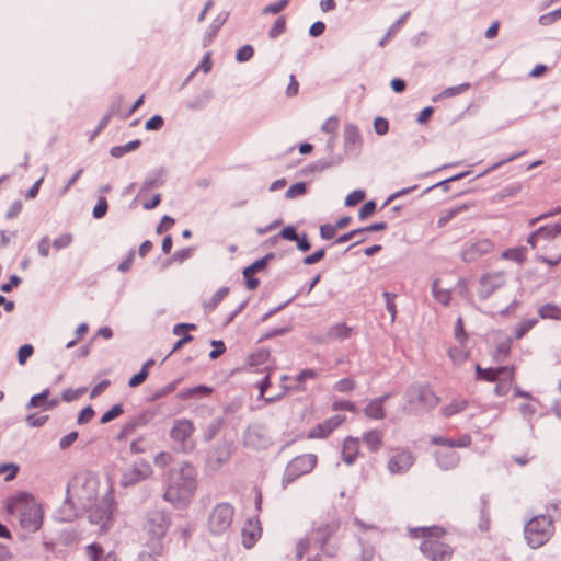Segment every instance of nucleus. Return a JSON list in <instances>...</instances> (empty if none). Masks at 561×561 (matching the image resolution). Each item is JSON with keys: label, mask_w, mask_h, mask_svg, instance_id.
Returning <instances> with one entry per match:
<instances>
[{"label": "nucleus", "mask_w": 561, "mask_h": 561, "mask_svg": "<svg viewBox=\"0 0 561 561\" xmlns=\"http://www.w3.org/2000/svg\"><path fill=\"white\" fill-rule=\"evenodd\" d=\"M312 542H313V539L311 538V536L309 534H307L305 537L300 538L297 541L296 548H295L296 560L299 561L304 558V556L307 553V551L309 550Z\"/></svg>", "instance_id": "4c0bfd02"}, {"label": "nucleus", "mask_w": 561, "mask_h": 561, "mask_svg": "<svg viewBox=\"0 0 561 561\" xmlns=\"http://www.w3.org/2000/svg\"><path fill=\"white\" fill-rule=\"evenodd\" d=\"M415 461L412 451L398 449L388 460L387 468L392 474H403L410 470Z\"/></svg>", "instance_id": "ddd939ff"}, {"label": "nucleus", "mask_w": 561, "mask_h": 561, "mask_svg": "<svg viewBox=\"0 0 561 561\" xmlns=\"http://www.w3.org/2000/svg\"><path fill=\"white\" fill-rule=\"evenodd\" d=\"M211 99L213 92L210 90H204L196 98L190 100L186 103V107L193 111L203 110Z\"/></svg>", "instance_id": "2f4dec72"}, {"label": "nucleus", "mask_w": 561, "mask_h": 561, "mask_svg": "<svg viewBox=\"0 0 561 561\" xmlns=\"http://www.w3.org/2000/svg\"><path fill=\"white\" fill-rule=\"evenodd\" d=\"M197 472L192 463L182 461L167 473V486L163 499L176 508H184L193 499L197 489Z\"/></svg>", "instance_id": "f257e3e1"}, {"label": "nucleus", "mask_w": 561, "mask_h": 561, "mask_svg": "<svg viewBox=\"0 0 561 561\" xmlns=\"http://www.w3.org/2000/svg\"><path fill=\"white\" fill-rule=\"evenodd\" d=\"M254 54V49L251 45H244L241 48L238 49L236 54V59L239 62H245L252 58Z\"/></svg>", "instance_id": "864d4df0"}, {"label": "nucleus", "mask_w": 561, "mask_h": 561, "mask_svg": "<svg viewBox=\"0 0 561 561\" xmlns=\"http://www.w3.org/2000/svg\"><path fill=\"white\" fill-rule=\"evenodd\" d=\"M211 67L213 62L210 59V53L207 51L204 55L202 61L198 64V66L190 73L187 80H190L198 70L203 71L204 73H208L211 70Z\"/></svg>", "instance_id": "49530a36"}, {"label": "nucleus", "mask_w": 561, "mask_h": 561, "mask_svg": "<svg viewBox=\"0 0 561 561\" xmlns=\"http://www.w3.org/2000/svg\"><path fill=\"white\" fill-rule=\"evenodd\" d=\"M96 501V482L93 479H76L67 488V497L61 507V513L65 514L62 519L71 520L80 511L90 507Z\"/></svg>", "instance_id": "f03ea898"}, {"label": "nucleus", "mask_w": 561, "mask_h": 561, "mask_svg": "<svg viewBox=\"0 0 561 561\" xmlns=\"http://www.w3.org/2000/svg\"><path fill=\"white\" fill-rule=\"evenodd\" d=\"M494 245L490 239H480L476 242L466 244L461 251V259L465 262H474L481 256L490 253Z\"/></svg>", "instance_id": "dca6fc26"}, {"label": "nucleus", "mask_w": 561, "mask_h": 561, "mask_svg": "<svg viewBox=\"0 0 561 561\" xmlns=\"http://www.w3.org/2000/svg\"><path fill=\"white\" fill-rule=\"evenodd\" d=\"M505 274L503 272H494L483 275L479 280L478 295L480 299H488L495 290L505 284Z\"/></svg>", "instance_id": "4468645a"}, {"label": "nucleus", "mask_w": 561, "mask_h": 561, "mask_svg": "<svg viewBox=\"0 0 561 561\" xmlns=\"http://www.w3.org/2000/svg\"><path fill=\"white\" fill-rule=\"evenodd\" d=\"M163 123H164V121H163L162 116H160V115H154V116H152L151 118H149V119L146 122V124H145V128H146L147 130H159V129H161V128H162Z\"/></svg>", "instance_id": "0e129e2a"}, {"label": "nucleus", "mask_w": 561, "mask_h": 561, "mask_svg": "<svg viewBox=\"0 0 561 561\" xmlns=\"http://www.w3.org/2000/svg\"><path fill=\"white\" fill-rule=\"evenodd\" d=\"M359 454V439L348 436L344 439L342 458L346 465H353Z\"/></svg>", "instance_id": "4be33fe9"}, {"label": "nucleus", "mask_w": 561, "mask_h": 561, "mask_svg": "<svg viewBox=\"0 0 561 561\" xmlns=\"http://www.w3.org/2000/svg\"><path fill=\"white\" fill-rule=\"evenodd\" d=\"M317 463V456L313 454H305L297 456L288 462L283 476V485L287 486L299 477L307 474L313 470Z\"/></svg>", "instance_id": "9d476101"}, {"label": "nucleus", "mask_w": 561, "mask_h": 561, "mask_svg": "<svg viewBox=\"0 0 561 561\" xmlns=\"http://www.w3.org/2000/svg\"><path fill=\"white\" fill-rule=\"evenodd\" d=\"M468 88H469L468 83H463V84H459V85H455V87H449V88H446L442 92L440 96L442 98H453V96H456L458 94L463 93Z\"/></svg>", "instance_id": "13d9d810"}, {"label": "nucleus", "mask_w": 561, "mask_h": 561, "mask_svg": "<svg viewBox=\"0 0 561 561\" xmlns=\"http://www.w3.org/2000/svg\"><path fill=\"white\" fill-rule=\"evenodd\" d=\"M409 533L413 538L423 539L420 550L431 561H447L450 559L453 553L450 547L439 541L445 535L443 528L438 526L416 527L411 528Z\"/></svg>", "instance_id": "7ed1b4c3"}, {"label": "nucleus", "mask_w": 561, "mask_h": 561, "mask_svg": "<svg viewBox=\"0 0 561 561\" xmlns=\"http://www.w3.org/2000/svg\"><path fill=\"white\" fill-rule=\"evenodd\" d=\"M268 356H270L268 351H266V350H261V351H259V352H257V353H255V354H251V355L249 356L248 362H249V364H250L251 366H256V365H260V364L265 363V362L267 360Z\"/></svg>", "instance_id": "4d7b16f0"}, {"label": "nucleus", "mask_w": 561, "mask_h": 561, "mask_svg": "<svg viewBox=\"0 0 561 561\" xmlns=\"http://www.w3.org/2000/svg\"><path fill=\"white\" fill-rule=\"evenodd\" d=\"M353 328L345 323H336L328 330V337L339 341L347 340L352 336Z\"/></svg>", "instance_id": "a878e982"}, {"label": "nucleus", "mask_w": 561, "mask_h": 561, "mask_svg": "<svg viewBox=\"0 0 561 561\" xmlns=\"http://www.w3.org/2000/svg\"><path fill=\"white\" fill-rule=\"evenodd\" d=\"M561 234V221L553 224V225H547L539 227L536 230V236H539L540 239L543 240H552Z\"/></svg>", "instance_id": "72a5a7b5"}, {"label": "nucleus", "mask_w": 561, "mask_h": 561, "mask_svg": "<svg viewBox=\"0 0 561 561\" xmlns=\"http://www.w3.org/2000/svg\"><path fill=\"white\" fill-rule=\"evenodd\" d=\"M364 413L367 417L373 420H382L386 415L381 400H377L376 398L369 401L365 407Z\"/></svg>", "instance_id": "c756f323"}, {"label": "nucleus", "mask_w": 561, "mask_h": 561, "mask_svg": "<svg viewBox=\"0 0 561 561\" xmlns=\"http://www.w3.org/2000/svg\"><path fill=\"white\" fill-rule=\"evenodd\" d=\"M358 545L360 549L359 557H355L352 561H373L376 556L375 546L365 541L362 537L358 539Z\"/></svg>", "instance_id": "473e14b6"}, {"label": "nucleus", "mask_w": 561, "mask_h": 561, "mask_svg": "<svg viewBox=\"0 0 561 561\" xmlns=\"http://www.w3.org/2000/svg\"><path fill=\"white\" fill-rule=\"evenodd\" d=\"M34 347L31 344L22 345L18 351V362L20 365H24L27 359L33 355Z\"/></svg>", "instance_id": "8fccbe9b"}, {"label": "nucleus", "mask_w": 561, "mask_h": 561, "mask_svg": "<svg viewBox=\"0 0 561 561\" xmlns=\"http://www.w3.org/2000/svg\"><path fill=\"white\" fill-rule=\"evenodd\" d=\"M229 288L221 287L219 288L210 298V300L204 302V309L207 312L214 311L217 306L222 301V299L228 295Z\"/></svg>", "instance_id": "e433bc0d"}, {"label": "nucleus", "mask_w": 561, "mask_h": 561, "mask_svg": "<svg viewBox=\"0 0 561 561\" xmlns=\"http://www.w3.org/2000/svg\"><path fill=\"white\" fill-rule=\"evenodd\" d=\"M170 526L169 517L161 511L149 513L147 518V530L153 539H161Z\"/></svg>", "instance_id": "2eb2a0df"}, {"label": "nucleus", "mask_w": 561, "mask_h": 561, "mask_svg": "<svg viewBox=\"0 0 561 561\" xmlns=\"http://www.w3.org/2000/svg\"><path fill=\"white\" fill-rule=\"evenodd\" d=\"M107 209H108V204H107L106 198L104 196H100L98 198V203L94 206L93 211H92L93 217L95 219L103 218L106 215Z\"/></svg>", "instance_id": "a18cd8bd"}, {"label": "nucleus", "mask_w": 561, "mask_h": 561, "mask_svg": "<svg viewBox=\"0 0 561 561\" xmlns=\"http://www.w3.org/2000/svg\"><path fill=\"white\" fill-rule=\"evenodd\" d=\"M20 467L14 462H7L0 466V474H5L4 481L10 482L15 479Z\"/></svg>", "instance_id": "37998d69"}, {"label": "nucleus", "mask_w": 561, "mask_h": 561, "mask_svg": "<svg viewBox=\"0 0 561 561\" xmlns=\"http://www.w3.org/2000/svg\"><path fill=\"white\" fill-rule=\"evenodd\" d=\"M262 527L257 518H249L241 531L242 545L247 549H251L261 538Z\"/></svg>", "instance_id": "f3484780"}, {"label": "nucleus", "mask_w": 561, "mask_h": 561, "mask_svg": "<svg viewBox=\"0 0 561 561\" xmlns=\"http://www.w3.org/2000/svg\"><path fill=\"white\" fill-rule=\"evenodd\" d=\"M355 387H356V383L353 379L344 378V379L339 380L334 385V390L340 391V392H350V391L354 390Z\"/></svg>", "instance_id": "6e6d98bb"}, {"label": "nucleus", "mask_w": 561, "mask_h": 561, "mask_svg": "<svg viewBox=\"0 0 561 561\" xmlns=\"http://www.w3.org/2000/svg\"><path fill=\"white\" fill-rule=\"evenodd\" d=\"M469 405V401L462 398L454 399L449 404L442 409V413L445 417H450L465 411Z\"/></svg>", "instance_id": "c85d7f7f"}, {"label": "nucleus", "mask_w": 561, "mask_h": 561, "mask_svg": "<svg viewBox=\"0 0 561 561\" xmlns=\"http://www.w3.org/2000/svg\"><path fill=\"white\" fill-rule=\"evenodd\" d=\"M233 519V506L227 502L218 503L209 512L207 529L213 536H224L231 529Z\"/></svg>", "instance_id": "0eeeda50"}, {"label": "nucleus", "mask_w": 561, "mask_h": 561, "mask_svg": "<svg viewBox=\"0 0 561 561\" xmlns=\"http://www.w3.org/2000/svg\"><path fill=\"white\" fill-rule=\"evenodd\" d=\"M363 440L371 453H376L382 446V434L378 430H371L364 433Z\"/></svg>", "instance_id": "393cba45"}, {"label": "nucleus", "mask_w": 561, "mask_h": 561, "mask_svg": "<svg viewBox=\"0 0 561 561\" xmlns=\"http://www.w3.org/2000/svg\"><path fill=\"white\" fill-rule=\"evenodd\" d=\"M194 432V423L188 419L182 417L173 422L170 437L176 445L178 450L190 453L194 449L195 444L192 440Z\"/></svg>", "instance_id": "1a4fd4ad"}, {"label": "nucleus", "mask_w": 561, "mask_h": 561, "mask_svg": "<svg viewBox=\"0 0 561 561\" xmlns=\"http://www.w3.org/2000/svg\"><path fill=\"white\" fill-rule=\"evenodd\" d=\"M407 403L404 410L408 413L416 414L420 410H428L435 408L439 398L431 389L428 385L410 386L405 392Z\"/></svg>", "instance_id": "39448f33"}, {"label": "nucleus", "mask_w": 561, "mask_h": 561, "mask_svg": "<svg viewBox=\"0 0 561 561\" xmlns=\"http://www.w3.org/2000/svg\"><path fill=\"white\" fill-rule=\"evenodd\" d=\"M152 474V468L145 460L135 461L127 468L121 478V485L124 488L133 486Z\"/></svg>", "instance_id": "f8f14e48"}, {"label": "nucleus", "mask_w": 561, "mask_h": 561, "mask_svg": "<svg viewBox=\"0 0 561 561\" xmlns=\"http://www.w3.org/2000/svg\"><path fill=\"white\" fill-rule=\"evenodd\" d=\"M523 154H525V151H520V152H518V153L512 154V156H510V157H507V158H505V159H503V160H501V161H499V162H496V163L492 164V165H491V167H489L486 170H484L483 172H481V173L478 175V178H481V176H484V175L489 174L490 172H492V171H494V170L499 169L500 167H502L503 164L508 163V162H512V161H514L515 159H517L518 157H520V156H523Z\"/></svg>", "instance_id": "09e8293b"}, {"label": "nucleus", "mask_w": 561, "mask_h": 561, "mask_svg": "<svg viewBox=\"0 0 561 561\" xmlns=\"http://www.w3.org/2000/svg\"><path fill=\"white\" fill-rule=\"evenodd\" d=\"M365 198V192L362 190H356L350 193L345 198V205L347 207H352L360 203Z\"/></svg>", "instance_id": "5fc2aeb1"}, {"label": "nucleus", "mask_w": 561, "mask_h": 561, "mask_svg": "<svg viewBox=\"0 0 561 561\" xmlns=\"http://www.w3.org/2000/svg\"><path fill=\"white\" fill-rule=\"evenodd\" d=\"M90 561H116V554L113 551L103 553V548L99 543H91L85 548Z\"/></svg>", "instance_id": "5701e85b"}, {"label": "nucleus", "mask_w": 561, "mask_h": 561, "mask_svg": "<svg viewBox=\"0 0 561 561\" xmlns=\"http://www.w3.org/2000/svg\"><path fill=\"white\" fill-rule=\"evenodd\" d=\"M14 510L19 511L20 525L27 531H36L43 523V511L41 505L34 501L18 497L9 507L12 513Z\"/></svg>", "instance_id": "423d86ee"}, {"label": "nucleus", "mask_w": 561, "mask_h": 561, "mask_svg": "<svg viewBox=\"0 0 561 561\" xmlns=\"http://www.w3.org/2000/svg\"><path fill=\"white\" fill-rule=\"evenodd\" d=\"M124 410L122 404H114L107 412H105L101 417V423L106 424L114 419L118 417L123 414Z\"/></svg>", "instance_id": "de8ad7c7"}, {"label": "nucleus", "mask_w": 561, "mask_h": 561, "mask_svg": "<svg viewBox=\"0 0 561 561\" xmlns=\"http://www.w3.org/2000/svg\"><path fill=\"white\" fill-rule=\"evenodd\" d=\"M560 18H561V8L556 11H552V12L541 15L539 19V22L542 25H548V24L556 22Z\"/></svg>", "instance_id": "774afa93"}, {"label": "nucleus", "mask_w": 561, "mask_h": 561, "mask_svg": "<svg viewBox=\"0 0 561 561\" xmlns=\"http://www.w3.org/2000/svg\"><path fill=\"white\" fill-rule=\"evenodd\" d=\"M360 141V134L356 126L346 124L344 126V144L345 148L350 149Z\"/></svg>", "instance_id": "f704fd0d"}, {"label": "nucleus", "mask_w": 561, "mask_h": 561, "mask_svg": "<svg viewBox=\"0 0 561 561\" xmlns=\"http://www.w3.org/2000/svg\"><path fill=\"white\" fill-rule=\"evenodd\" d=\"M162 184H163L162 172L160 171L158 173H151V174L147 175L146 179L144 180L137 196L138 197L141 196V195L148 193L152 188H158Z\"/></svg>", "instance_id": "bb28decb"}, {"label": "nucleus", "mask_w": 561, "mask_h": 561, "mask_svg": "<svg viewBox=\"0 0 561 561\" xmlns=\"http://www.w3.org/2000/svg\"><path fill=\"white\" fill-rule=\"evenodd\" d=\"M156 414V410L148 409L135 415L123 425L121 436H128L133 434L136 428L146 426L154 419Z\"/></svg>", "instance_id": "a211bd4d"}, {"label": "nucleus", "mask_w": 561, "mask_h": 561, "mask_svg": "<svg viewBox=\"0 0 561 561\" xmlns=\"http://www.w3.org/2000/svg\"><path fill=\"white\" fill-rule=\"evenodd\" d=\"M538 313L542 319H561V309L551 304L541 306L538 310Z\"/></svg>", "instance_id": "58836bf2"}, {"label": "nucleus", "mask_w": 561, "mask_h": 561, "mask_svg": "<svg viewBox=\"0 0 561 561\" xmlns=\"http://www.w3.org/2000/svg\"><path fill=\"white\" fill-rule=\"evenodd\" d=\"M374 129L377 135H386L389 130V123L383 117H376L374 121Z\"/></svg>", "instance_id": "680f3d73"}, {"label": "nucleus", "mask_w": 561, "mask_h": 561, "mask_svg": "<svg viewBox=\"0 0 561 561\" xmlns=\"http://www.w3.org/2000/svg\"><path fill=\"white\" fill-rule=\"evenodd\" d=\"M476 374L478 379L486 380V381H495L500 379L502 376L505 378L513 380L514 376V367L501 366L497 368H482L480 365L476 366Z\"/></svg>", "instance_id": "6ab92c4d"}, {"label": "nucleus", "mask_w": 561, "mask_h": 561, "mask_svg": "<svg viewBox=\"0 0 561 561\" xmlns=\"http://www.w3.org/2000/svg\"><path fill=\"white\" fill-rule=\"evenodd\" d=\"M176 385H178V381H173V382L156 390L154 393L152 394V397L150 398V401L158 400V399L163 398L164 396L171 393L172 391L175 390Z\"/></svg>", "instance_id": "052dcab7"}, {"label": "nucleus", "mask_w": 561, "mask_h": 561, "mask_svg": "<svg viewBox=\"0 0 561 561\" xmlns=\"http://www.w3.org/2000/svg\"><path fill=\"white\" fill-rule=\"evenodd\" d=\"M114 500L111 493L94 502L84 511L88 513V519L91 524L100 526L105 531L113 520Z\"/></svg>", "instance_id": "6e6552de"}, {"label": "nucleus", "mask_w": 561, "mask_h": 561, "mask_svg": "<svg viewBox=\"0 0 561 561\" xmlns=\"http://www.w3.org/2000/svg\"><path fill=\"white\" fill-rule=\"evenodd\" d=\"M273 257H274V254L270 253V254L265 255L264 257L255 261L251 265L247 266L243 270V276H247V274H255L256 272L263 270L267 265L268 261L272 260Z\"/></svg>", "instance_id": "a19ab883"}, {"label": "nucleus", "mask_w": 561, "mask_h": 561, "mask_svg": "<svg viewBox=\"0 0 561 561\" xmlns=\"http://www.w3.org/2000/svg\"><path fill=\"white\" fill-rule=\"evenodd\" d=\"M278 238H283L289 241H295L298 239V233L294 226L285 227L277 236L271 238V242L274 243Z\"/></svg>", "instance_id": "c03bdc74"}, {"label": "nucleus", "mask_w": 561, "mask_h": 561, "mask_svg": "<svg viewBox=\"0 0 561 561\" xmlns=\"http://www.w3.org/2000/svg\"><path fill=\"white\" fill-rule=\"evenodd\" d=\"M48 396H49L48 389H45L41 393L33 396L26 408L27 409L42 408L43 410H49L51 407H54L56 404V401H53L49 403L47 401Z\"/></svg>", "instance_id": "7c9ffc66"}, {"label": "nucleus", "mask_w": 561, "mask_h": 561, "mask_svg": "<svg viewBox=\"0 0 561 561\" xmlns=\"http://www.w3.org/2000/svg\"><path fill=\"white\" fill-rule=\"evenodd\" d=\"M339 528V522L332 520L313 528L309 534L313 539L314 545H317L320 551L328 557H334L337 552L335 547L327 546V542L336 534Z\"/></svg>", "instance_id": "9b49d317"}, {"label": "nucleus", "mask_w": 561, "mask_h": 561, "mask_svg": "<svg viewBox=\"0 0 561 561\" xmlns=\"http://www.w3.org/2000/svg\"><path fill=\"white\" fill-rule=\"evenodd\" d=\"M345 421V416L343 415H334L324 422L318 424L314 428L310 431L308 434L309 438H325L328 437L337 426H340Z\"/></svg>", "instance_id": "aec40b11"}, {"label": "nucleus", "mask_w": 561, "mask_h": 561, "mask_svg": "<svg viewBox=\"0 0 561 561\" xmlns=\"http://www.w3.org/2000/svg\"><path fill=\"white\" fill-rule=\"evenodd\" d=\"M72 242V236L70 233H65L59 236L53 241V247L57 250L67 248Z\"/></svg>", "instance_id": "338daca9"}, {"label": "nucleus", "mask_w": 561, "mask_h": 561, "mask_svg": "<svg viewBox=\"0 0 561 561\" xmlns=\"http://www.w3.org/2000/svg\"><path fill=\"white\" fill-rule=\"evenodd\" d=\"M432 444L439 445L442 447H468L471 444V437L468 434L462 435L458 439H449L445 437H433Z\"/></svg>", "instance_id": "b1692460"}, {"label": "nucleus", "mask_w": 561, "mask_h": 561, "mask_svg": "<svg viewBox=\"0 0 561 561\" xmlns=\"http://www.w3.org/2000/svg\"><path fill=\"white\" fill-rule=\"evenodd\" d=\"M306 193V184L302 182H298L293 184L286 192V198H295L297 196L304 195Z\"/></svg>", "instance_id": "bf43d9fd"}, {"label": "nucleus", "mask_w": 561, "mask_h": 561, "mask_svg": "<svg viewBox=\"0 0 561 561\" xmlns=\"http://www.w3.org/2000/svg\"><path fill=\"white\" fill-rule=\"evenodd\" d=\"M436 460L443 470H449L458 465L459 455L453 449V447H443L436 451Z\"/></svg>", "instance_id": "412c9836"}, {"label": "nucleus", "mask_w": 561, "mask_h": 561, "mask_svg": "<svg viewBox=\"0 0 561 561\" xmlns=\"http://www.w3.org/2000/svg\"><path fill=\"white\" fill-rule=\"evenodd\" d=\"M211 392H213L211 388H209L207 386H204V385H199V386H196V387H193V388L181 390L178 393V398L181 399V400H187V399H191V398L207 397Z\"/></svg>", "instance_id": "cd10ccee"}, {"label": "nucleus", "mask_w": 561, "mask_h": 561, "mask_svg": "<svg viewBox=\"0 0 561 561\" xmlns=\"http://www.w3.org/2000/svg\"><path fill=\"white\" fill-rule=\"evenodd\" d=\"M467 209V205H461L455 208H451L447 211V214L438 219V226L444 227L450 219L456 217L459 213Z\"/></svg>", "instance_id": "3c124183"}, {"label": "nucleus", "mask_w": 561, "mask_h": 561, "mask_svg": "<svg viewBox=\"0 0 561 561\" xmlns=\"http://www.w3.org/2000/svg\"><path fill=\"white\" fill-rule=\"evenodd\" d=\"M525 248L507 249L502 253V257L520 264L525 261Z\"/></svg>", "instance_id": "79ce46f5"}, {"label": "nucleus", "mask_w": 561, "mask_h": 561, "mask_svg": "<svg viewBox=\"0 0 561 561\" xmlns=\"http://www.w3.org/2000/svg\"><path fill=\"white\" fill-rule=\"evenodd\" d=\"M337 228L335 225L325 224L320 226V237L324 240H330L335 237Z\"/></svg>", "instance_id": "e2e57ef3"}, {"label": "nucleus", "mask_w": 561, "mask_h": 561, "mask_svg": "<svg viewBox=\"0 0 561 561\" xmlns=\"http://www.w3.org/2000/svg\"><path fill=\"white\" fill-rule=\"evenodd\" d=\"M537 322L538 320L536 318H530L517 323L514 330L515 337L522 339L529 330L535 327Z\"/></svg>", "instance_id": "ea45409f"}, {"label": "nucleus", "mask_w": 561, "mask_h": 561, "mask_svg": "<svg viewBox=\"0 0 561 561\" xmlns=\"http://www.w3.org/2000/svg\"><path fill=\"white\" fill-rule=\"evenodd\" d=\"M383 298H385V301H386V309L390 313L391 321L393 322L394 319H396V314H397V309H396V304H394L396 295L392 294V293H389V291H385L383 293Z\"/></svg>", "instance_id": "603ef678"}, {"label": "nucleus", "mask_w": 561, "mask_h": 561, "mask_svg": "<svg viewBox=\"0 0 561 561\" xmlns=\"http://www.w3.org/2000/svg\"><path fill=\"white\" fill-rule=\"evenodd\" d=\"M339 127V119L335 116L329 117L321 126V130L327 134H334Z\"/></svg>", "instance_id": "69168bd1"}, {"label": "nucleus", "mask_w": 561, "mask_h": 561, "mask_svg": "<svg viewBox=\"0 0 561 561\" xmlns=\"http://www.w3.org/2000/svg\"><path fill=\"white\" fill-rule=\"evenodd\" d=\"M554 533L552 517L548 514H541L528 520L524 527V535L527 545L537 549L546 545Z\"/></svg>", "instance_id": "20e7f679"}, {"label": "nucleus", "mask_w": 561, "mask_h": 561, "mask_svg": "<svg viewBox=\"0 0 561 561\" xmlns=\"http://www.w3.org/2000/svg\"><path fill=\"white\" fill-rule=\"evenodd\" d=\"M432 294L434 298L443 306H448L451 298L449 289H443L439 287V280L435 279L432 284Z\"/></svg>", "instance_id": "c9c22d12"}]
</instances>
